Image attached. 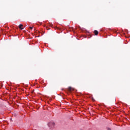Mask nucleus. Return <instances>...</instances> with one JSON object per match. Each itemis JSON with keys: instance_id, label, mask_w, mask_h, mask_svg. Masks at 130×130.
<instances>
[{"instance_id": "1", "label": "nucleus", "mask_w": 130, "mask_h": 130, "mask_svg": "<svg viewBox=\"0 0 130 130\" xmlns=\"http://www.w3.org/2000/svg\"><path fill=\"white\" fill-rule=\"evenodd\" d=\"M48 125L49 127H54L55 123L53 121H51L48 123Z\"/></svg>"}, {"instance_id": "2", "label": "nucleus", "mask_w": 130, "mask_h": 130, "mask_svg": "<svg viewBox=\"0 0 130 130\" xmlns=\"http://www.w3.org/2000/svg\"><path fill=\"white\" fill-rule=\"evenodd\" d=\"M68 90L69 92H72V91H74V88H73L72 87H69L68 88Z\"/></svg>"}, {"instance_id": "3", "label": "nucleus", "mask_w": 130, "mask_h": 130, "mask_svg": "<svg viewBox=\"0 0 130 130\" xmlns=\"http://www.w3.org/2000/svg\"><path fill=\"white\" fill-rule=\"evenodd\" d=\"M22 27H23V24H20L19 26V29H21V30H23L24 28H22Z\"/></svg>"}, {"instance_id": "4", "label": "nucleus", "mask_w": 130, "mask_h": 130, "mask_svg": "<svg viewBox=\"0 0 130 130\" xmlns=\"http://www.w3.org/2000/svg\"><path fill=\"white\" fill-rule=\"evenodd\" d=\"M95 35H98V31L96 30H94Z\"/></svg>"}, {"instance_id": "5", "label": "nucleus", "mask_w": 130, "mask_h": 130, "mask_svg": "<svg viewBox=\"0 0 130 130\" xmlns=\"http://www.w3.org/2000/svg\"><path fill=\"white\" fill-rule=\"evenodd\" d=\"M29 29H30V30H32V29H33V27L29 26Z\"/></svg>"}, {"instance_id": "6", "label": "nucleus", "mask_w": 130, "mask_h": 130, "mask_svg": "<svg viewBox=\"0 0 130 130\" xmlns=\"http://www.w3.org/2000/svg\"><path fill=\"white\" fill-rule=\"evenodd\" d=\"M107 130H111V128L108 127V128H107Z\"/></svg>"}]
</instances>
